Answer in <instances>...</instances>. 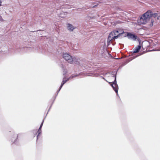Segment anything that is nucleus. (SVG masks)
Wrapping results in <instances>:
<instances>
[{"mask_svg": "<svg viewBox=\"0 0 160 160\" xmlns=\"http://www.w3.org/2000/svg\"><path fill=\"white\" fill-rule=\"evenodd\" d=\"M78 76V75H74V76H71V77H70V78H67L66 79V78H65V77L63 78V81H62V83H61V86H60V88H59V89L58 92L61 89V88H62V87L63 85L67 81H68L70 78H73V77H77V76Z\"/></svg>", "mask_w": 160, "mask_h": 160, "instance_id": "20e7f679", "label": "nucleus"}, {"mask_svg": "<svg viewBox=\"0 0 160 160\" xmlns=\"http://www.w3.org/2000/svg\"><path fill=\"white\" fill-rule=\"evenodd\" d=\"M4 20L2 18V17L0 15V22H4Z\"/></svg>", "mask_w": 160, "mask_h": 160, "instance_id": "dca6fc26", "label": "nucleus"}, {"mask_svg": "<svg viewBox=\"0 0 160 160\" xmlns=\"http://www.w3.org/2000/svg\"><path fill=\"white\" fill-rule=\"evenodd\" d=\"M118 30L120 36H121L122 34L124 33V32L123 29H118Z\"/></svg>", "mask_w": 160, "mask_h": 160, "instance_id": "f8f14e48", "label": "nucleus"}, {"mask_svg": "<svg viewBox=\"0 0 160 160\" xmlns=\"http://www.w3.org/2000/svg\"><path fill=\"white\" fill-rule=\"evenodd\" d=\"M40 130V127L39 128L38 131V136H37V142H38V140L39 138V134H40V132H39Z\"/></svg>", "mask_w": 160, "mask_h": 160, "instance_id": "2eb2a0df", "label": "nucleus"}, {"mask_svg": "<svg viewBox=\"0 0 160 160\" xmlns=\"http://www.w3.org/2000/svg\"><path fill=\"white\" fill-rule=\"evenodd\" d=\"M63 72H64V74H63L64 75L65 73H66L67 72V71L66 70H65V69H64L63 70Z\"/></svg>", "mask_w": 160, "mask_h": 160, "instance_id": "f3484780", "label": "nucleus"}, {"mask_svg": "<svg viewBox=\"0 0 160 160\" xmlns=\"http://www.w3.org/2000/svg\"><path fill=\"white\" fill-rule=\"evenodd\" d=\"M152 17V11L148 10L145 13L143 14L138 21L139 24H145L147 23L150 20Z\"/></svg>", "mask_w": 160, "mask_h": 160, "instance_id": "f257e3e1", "label": "nucleus"}, {"mask_svg": "<svg viewBox=\"0 0 160 160\" xmlns=\"http://www.w3.org/2000/svg\"><path fill=\"white\" fill-rule=\"evenodd\" d=\"M111 86L112 87L113 90L115 91V92L118 94V86L117 84L116 77L115 78V80L113 81V83L111 84Z\"/></svg>", "mask_w": 160, "mask_h": 160, "instance_id": "7ed1b4c3", "label": "nucleus"}, {"mask_svg": "<svg viewBox=\"0 0 160 160\" xmlns=\"http://www.w3.org/2000/svg\"><path fill=\"white\" fill-rule=\"evenodd\" d=\"M158 16V14L157 13H154L152 14V17H153L154 18H156Z\"/></svg>", "mask_w": 160, "mask_h": 160, "instance_id": "4468645a", "label": "nucleus"}, {"mask_svg": "<svg viewBox=\"0 0 160 160\" xmlns=\"http://www.w3.org/2000/svg\"><path fill=\"white\" fill-rule=\"evenodd\" d=\"M36 132H37V131L36 130H34L33 131V133H36Z\"/></svg>", "mask_w": 160, "mask_h": 160, "instance_id": "6ab92c4d", "label": "nucleus"}, {"mask_svg": "<svg viewBox=\"0 0 160 160\" xmlns=\"http://www.w3.org/2000/svg\"><path fill=\"white\" fill-rule=\"evenodd\" d=\"M127 36L129 39H132L134 40L137 38V36L133 34L129 33H127Z\"/></svg>", "mask_w": 160, "mask_h": 160, "instance_id": "423d86ee", "label": "nucleus"}, {"mask_svg": "<svg viewBox=\"0 0 160 160\" xmlns=\"http://www.w3.org/2000/svg\"><path fill=\"white\" fill-rule=\"evenodd\" d=\"M67 28L68 30L72 31L75 28L71 24L68 23L67 24Z\"/></svg>", "mask_w": 160, "mask_h": 160, "instance_id": "1a4fd4ad", "label": "nucleus"}, {"mask_svg": "<svg viewBox=\"0 0 160 160\" xmlns=\"http://www.w3.org/2000/svg\"><path fill=\"white\" fill-rule=\"evenodd\" d=\"M43 122H42V123L41 124V126H40V127H41H41L42 125V124H43Z\"/></svg>", "mask_w": 160, "mask_h": 160, "instance_id": "a211bd4d", "label": "nucleus"}, {"mask_svg": "<svg viewBox=\"0 0 160 160\" xmlns=\"http://www.w3.org/2000/svg\"><path fill=\"white\" fill-rule=\"evenodd\" d=\"M63 58L68 62L71 63L72 62V57L68 53H64L63 55Z\"/></svg>", "mask_w": 160, "mask_h": 160, "instance_id": "f03ea898", "label": "nucleus"}, {"mask_svg": "<svg viewBox=\"0 0 160 160\" xmlns=\"http://www.w3.org/2000/svg\"><path fill=\"white\" fill-rule=\"evenodd\" d=\"M115 34L114 32H111V33L109 34L108 38V42H110L111 40L117 38L116 36H115Z\"/></svg>", "mask_w": 160, "mask_h": 160, "instance_id": "39448f33", "label": "nucleus"}, {"mask_svg": "<svg viewBox=\"0 0 160 160\" xmlns=\"http://www.w3.org/2000/svg\"><path fill=\"white\" fill-rule=\"evenodd\" d=\"M1 5H2V2L1 1V0H0V6H1Z\"/></svg>", "mask_w": 160, "mask_h": 160, "instance_id": "aec40b11", "label": "nucleus"}, {"mask_svg": "<svg viewBox=\"0 0 160 160\" xmlns=\"http://www.w3.org/2000/svg\"><path fill=\"white\" fill-rule=\"evenodd\" d=\"M67 14V13L66 12H62V13L61 14V16L60 17L62 18H64L66 17Z\"/></svg>", "mask_w": 160, "mask_h": 160, "instance_id": "ddd939ff", "label": "nucleus"}, {"mask_svg": "<svg viewBox=\"0 0 160 160\" xmlns=\"http://www.w3.org/2000/svg\"><path fill=\"white\" fill-rule=\"evenodd\" d=\"M113 32H114V34H115V36H116V38H117L118 37L120 36L118 30H114Z\"/></svg>", "mask_w": 160, "mask_h": 160, "instance_id": "9b49d317", "label": "nucleus"}, {"mask_svg": "<svg viewBox=\"0 0 160 160\" xmlns=\"http://www.w3.org/2000/svg\"><path fill=\"white\" fill-rule=\"evenodd\" d=\"M141 48V46L138 45L133 50V53H136L138 52Z\"/></svg>", "mask_w": 160, "mask_h": 160, "instance_id": "6e6552de", "label": "nucleus"}, {"mask_svg": "<svg viewBox=\"0 0 160 160\" xmlns=\"http://www.w3.org/2000/svg\"><path fill=\"white\" fill-rule=\"evenodd\" d=\"M19 134L18 135H17V137L18 138V137Z\"/></svg>", "mask_w": 160, "mask_h": 160, "instance_id": "412c9836", "label": "nucleus"}, {"mask_svg": "<svg viewBox=\"0 0 160 160\" xmlns=\"http://www.w3.org/2000/svg\"><path fill=\"white\" fill-rule=\"evenodd\" d=\"M87 75L88 76L97 77L99 76V74L98 73L95 72L93 73H88V74Z\"/></svg>", "mask_w": 160, "mask_h": 160, "instance_id": "9d476101", "label": "nucleus"}, {"mask_svg": "<svg viewBox=\"0 0 160 160\" xmlns=\"http://www.w3.org/2000/svg\"><path fill=\"white\" fill-rule=\"evenodd\" d=\"M72 62L71 63H75L78 64V63L79 59L76 57H72Z\"/></svg>", "mask_w": 160, "mask_h": 160, "instance_id": "0eeeda50", "label": "nucleus"}]
</instances>
